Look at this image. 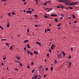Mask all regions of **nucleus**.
<instances>
[{
    "label": "nucleus",
    "mask_w": 79,
    "mask_h": 79,
    "mask_svg": "<svg viewBox=\"0 0 79 79\" xmlns=\"http://www.w3.org/2000/svg\"><path fill=\"white\" fill-rule=\"evenodd\" d=\"M55 47L56 46H55V44H52L51 47V50H53L54 49V48H55Z\"/></svg>",
    "instance_id": "obj_1"
},
{
    "label": "nucleus",
    "mask_w": 79,
    "mask_h": 79,
    "mask_svg": "<svg viewBox=\"0 0 79 79\" xmlns=\"http://www.w3.org/2000/svg\"><path fill=\"white\" fill-rule=\"evenodd\" d=\"M32 13V11L31 10H27L26 12V13L27 14H31Z\"/></svg>",
    "instance_id": "obj_2"
},
{
    "label": "nucleus",
    "mask_w": 79,
    "mask_h": 79,
    "mask_svg": "<svg viewBox=\"0 0 79 79\" xmlns=\"http://www.w3.org/2000/svg\"><path fill=\"white\" fill-rule=\"evenodd\" d=\"M16 59H17L18 60H20V57L17 56H16Z\"/></svg>",
    "instance_id": "obj_3"
},
{
    "label": "nucleus",
    "mask_w": 79,
    "mask_h": 79,
    "mask_svg": "<svg viewBox=\"0 0 79 79\" xmlns=\"http://www.w3.org/2000/svg\"><path fill=\"white\" fill-rule=\"evenodd\" d=\"M57 19V18H55V19H54V20L55 21V22H58Z\"/></svg>",
    "instance_id": "obj_4"
},
{
    "label": "nucleus",
    "mask_w": 79,
    "mask_h": 79,
    "mask_svg": "<svg viewBox=\"0 0 79 79\" xmlns=\"http://www.w3.org/2000/svg\"><path fill=\"white\" fill-rule=\"evenodd\" d=\"M34 54H35L36 55H37V54H38V52H36V51H34Z\"/></svg>",
    "instance_id": "obj_5"
},
{
    "label": "nucleus",
    "mask_w": 79,
    "mask_h": 79,
    "mask_svg": "<svg viewBox=\"0 0 79 79\" xmlns=\"http://www.w3.org/2000/svg\"><path fill=\"white\" fill-rule=\"evenodd\" d=\"M37 77L35 75V77H33L31 79H37Z\"/></svg>",
    "instance_id": "obj_6"
},
{
    "label": "nucleus",
    "mask_w": 79,
    "mask_h": 79,
    "mask_svg": "<svg viewBox=\"0 0 79 79\" xmlns=\"http://www.w3.org/2000/svg\"><path fill=\"white\" fill-rule=\"evenodd\" d=\"M69 4L70 5V6H73L74 5V3H69Z\"/></svg>",
    "instance_id": "obj_7"
},
{
    "label": "nucleus",
    "mask_w": 79,
    "mask_h": 79,
    "mask_svg": "<svg viewBox=\"0 0 79 79\" xmlns=\"http://www.w3.org/2000/svg\"><path fill=\"white\" fill-rule=\"evenodd\" d=\"M62 54H63V56L64 57L65 55L66 54H65V52H64L63 51L62 52Z\"/></svg>",
    "instance_id": "obj_8"
},
{
    "label": "nucleus",
    "mask_w": 79,
    "mask_h": 79,
    "mask_svg": "<svg viewBox=\"0 0 79 79\" xmlns=\"http://www.w3.org/2000/svg\"><path fill=\"white\" fill-rule=\"evenodd\" d=\"M71 64H72L71 62H69V66H67V67H68V68H69V67L71 66Z\"/></svg>",
    "instance_id": "obj_9"
},
{
    "label": "nucleus",
    "mask_w": 79,
    "mask_h": 79,
    "mask_svg": "<svg viewBox=\"0 0 79 79\" xmlns=\"http://www.w3.org/2000/svg\"><path fill=\"white\" fill-rule=\"evenodd\" d=\"M64 3H66V5H69V4H68L67 2H66V1H64Z\"/></svg>",
    "instance_id": "obj_10"
},
{
    "label": "nucleus",
    "mask_w": 79,
    "mask_h": 79,
    "mask_svg": "<svg viewBox=\"0 0 79 79\" xmlns=\"http://www.w3.org/2000/svg\"><path fill=\"white\" fill-rule=\"evenodd\" d=\"M65 0H59V2H64V3Z\"/></svg>",
    "instance_id": "obj_11"
},
{
    "label": "nucleus",
    "mask_w": 79,
    "mask_h": 79,
    "mask_svg": "<svg viewBox=\"0 0 79 79\" xmlns=\"http://www.w3.org/2000/svg\"><path fill=\"white\" fill-rule=\"evenodd\" d=\"M68 7L69 8V9H70L72 10V9H73V8L72 7L68 6Z\"/></svg>",
    "instance_id": "obj_12"
},
{
    "label": "nucleus",
    "mask_w": 79,
    "mask_h": 79,
    "mask_svg": "<svg viewBox=\"0 0 79 79\" xmlns=\"http://www.w3.org/2000/svg\"><path fill=\"white\" fill-rule=\"evenodd\" d=\"M28 40H25V41H24V43H26L28 41Z\"/></svg>",
    "instance_id": "obj_13"
},
{
    "label": "nucleus",
    "mask_w": 79,
    "mask_h": 79,
    "mask_svg": "<svg viewBox=\"0 0 79 79\" xmlns=\"http://www.w3.org/2000/svg\"><path fill=\"white\" fill-rule=\"evenodd\" d=\"M60 7H61V8L62 9L64 8V6H63L62 5L60 4Z\"/></svg>",
    "instance_id": "obj_14"
},
{
    "label": "nucleus",
    "mask_w": 79,
    "mask_h": 79,
    "mask_svg": "<svg viewBox=\"0 0 79 79\" xmlns=\"http://www.w3.org/2000/svg\"><path fill=\"white\" fill-rule=\"evenodd\" d=\"M64 1H66V2H67V3H70V2H69V0H64Z\"/></svg>",
    "instance_id": "obj_15"
},
{
    "label": "nucleus",
    "mask_w": 79,
    "mask_h": 79,
    "mask_svg": "<svg viewBox=\"0 0 79 79\" xmlns=\"http://www.w3.org/2000/svg\"><path fill=\"white\" fill-rule=\"evenodd\" d=\"M72 16H73V18L75 19L76 18V16H75V15H73Z\"/></svg>",
    "instance_id": "obj_16"
},
{
    "label": "nucleus",
    "mask_w": 79,
    "mask_h": 79,
    "mask_svg": "<svg viewBox=\"0 0 79 79\" xmlns=\"http://www.w3.org/2000/svg\"><path fill=\"white\" fill-rule=\"evenodd\" d=\"M27 48H30V47L29 46V44H28L27 45Z\"/></svg>",
    "instance_id": "obj_17"
},
{
    "label": "nucleus",
    "mask_w": 79,
    "mask_h": 79,
    "mask_svg": "<svg viewBox=\"0 0 79 79\" xmlns=\"http://www.w3.org/2000/svg\"><path fill=\"white\" fill-rule=\"evenodd\" d=\"M27 54H29L30 53L31 51H27Z\"/></svg>",
    "instance_id": "obj_18"
},
{
    "label": "nucleus",
    "mask_w": 79,
    "mask_h": 79,
    "mask_svg": "<svg viewBox=\"0 0 79 79\" xmlns=\"http://www.w3.org/2000/svg\"><path fill=\"white\" fill-rule=\"evenodd\" d=\"M10 26V23H9L7 25V27L9 28Z\"/></svg>",
    "instance_id": "obj_19"
},
{
    "label": "nucleus",
    "mask_w": 79,
    "mask_h": 79,
    "mask_svg": "<svg viewBox=\"0 0 79 79\" xmlns=\"http://www.w3.org/2000/svg\"><path fill=\"white\" fill-rule=\"evenodd\" d=\"M11 14L12 15H15V12H12L11 13Z\"/></svg>",
    "instance_id": "obj_20"
},
{
    "label": "nucleus",
    "mask_w": 79,
    "mask_h": 79,
    "mask_svg": "<svg viewBox=\"0 0 79 79\" xmlns=\"http://www.w3.org/2000/svg\"><path fill=\"white\" fill-rule=\"evenodd\" d=\"M53 67H51V71H53Z\"/></svg>",
    "instance_id": "obj_21"
},
{
    "label": "nucleus",
    "mask_w": 79,
    "mask_h": 79,
    "mask_svg": "<svg viewBox=\"0 0 79 79\" xmlns=\"http://www.w3.org/2000/svg\"><path fill=\"white\" fill-rule=\"evenodd\" d=\"M60 54L57 55V57L59 58H60Z\"/></svg>",
    "instance_id": "obj_22"
},
{
    "label": "nucleus",
    "mask_w": 79,
    "mask_h": 79,
    "mask_svg": "<svg viewBox=\"0 0 79 79\" xmlns=\"http://www.w3.org/2000/svg\"><path fill=\"white\" fill-rule=\"evenodd\" d=\"M44 17L46 19H47L48 18V16H46V15H44Z\"/></svg>",
    "instance_id": "obj_23"
},
{
    "label": "nucleus",
    "mask_w": 79,
    "mask_h": 79,
    "mask_svg": "<svg viewBox=\"0 0 79 79\" xmlns=\"http://www.w3.org/2000/svg\"><path fill=\"white\" fill-rule=\"evenodd\" d=\"M8 15L9 16H11V14L10 13H8Z\"/></svg>",
    "instance_id": "obj_24"
},
{
    "label": "nucleus",
    "mask_w": 79,
    "mask_h": 79,
    "mask_svg": "<svg viewBox=\"0 0 79 79\" xmlns=\"http://www.w3.org/2000/svg\"><path fill=\"white\" fill-rule=\"evenodd\" d=\"M12 46H11L10 47V48H9V49H10V50H11V49H12Z\"/></svg>",
    "instance_id": "obj_25"
},
{
    "label": "nucleus",
    "mask_w": 79,
    "mask_h": 79,
    "mask_svg": "<svg viewBox=\"0 0 79 79\" xmlns=\"http://www.w3.org/2000/svg\"><path fill=\"white\" fill-rule=\"evenodd\" d=\"M19 62L20 61H15V63H19Z\"/></svg>",
    "instance_id": "obj_26"
},
{
    "label": "nucleus",
    "mask_w": 79,
    "mask_h": 79,
    "mask_svg": "<svg viewBox=\"0 0 79 79\" xmlns=\"http://www.w3.org/2000/svg\"><path fill=\"white\" fill-rule=\"evenodd\" d=\"M19 64H20V66H23V64L21 63H19Z\"/></svg>",
    "instance_id": "obj_27"
},
{
    "label": "nucleus",
    "mask_w": 79,
    "mask_h": 79,
    "mask_svg": "<svg viewBox=\"0 0 79 79\" xmlns=\"http://www.w3.org/2000/svg\"><path fill=\"white\" fill-rule=\"evenodd\" d=\"M35 71V70H34V69L32 70V73H34Z\"/></svg>",
    "instance_id": "obj_28"
},
{
    "label": "nucleus",
    "mask_w": 79,
    "mask_h": 79,
    "mask_svg": "<svg viewBox=\"0 0 79 79\" xmlns=\"http://www.w3.org/2000/svg\"><path fill=\"white\" fill-rule=\"evenodd\" d=\"M61 16L63 17H64L65 16L63 14H62L61 15Z\"/></svg>",
    "instance_id": "obj_29"
},
{
    "label": "nucleus",
    "mask_w": 79,
    "mask_h": 79,
    "mask_svg": "<svg viewBox=\"0 0 79 79\" xmlns=\"http://www.w3.org/2000/svg\"><path fill=\"white\" fill-rule=\"evenodd\" d=\"M6 59V57H5L3 59V60H5Z\"/></svg>",
    "instance_id": "obj_30"
},
{
    "label": "nucleus",
    "mask_w": 79,
    "mask_h": 79,
    "mask_svg": "<svg viewBox=\"0 0 79 79\" xmlns=\"http://www.w3.org/2000/svg\"><path fill=\"white\" fill-rule=\"evenodd\" d=\"M36 43L37 44H40V43L39 42H36Z\"/></svg>",
    "instance_id": "obj_31"
},
{
    "label": "nucleus",
    "mask_w": 79,
    "mask_h": 79,
    "mask_svg": "<svg viewBox=\"0 0 79 79\" xmlns=\"http://www.w3.org/2000/svg\"><path fill=\"white\" fill-rule=\"evenodd\" d=\"M54 14H53L51 15V16H54Z\"/></svg>",
    "instance_id": "obj_32"
},
{
    "label": "nucleus",
    "mask_w": 79,
    "mask_h": 79,
    "mask_svg": "<svg viewBox=\"0 0 79 79\" xmlns=\"http://www.w3.org/2000/svg\"><path fill=\"white\" fill-rule=\"evenodd\" d=\"M55 64L56 63H57V60H55Z\"/></svg>",
    "instance_id": "obj_33"
},
{
    "label": "nucleus",
    "mask_w": 79,
    "mask_h": 79,
    "mask_svg": "<svg viewBox=\"0 0 79 79\" xmlns=\"http://www.w3.org/2000/svg\"><path fill=\"white\" fill-rule=\"evenodd\" d=\"M35 1L36 2V3H37V4L38 3V1H37V0H35Z\"/></svg>",
    "instance_id": "obj_34"
},
{
    "label": "nucleus",
    "mask_w": 79,
    "mask_h": 79,
    "mask_svg": "<svg viewBox=\"0 0 79 79\" xmlns=\"http://www.w3.org/2000/svg\"><path fill=\"white\" fill-rule=\"evenodd\" d=\"M49 52H50V53L52 52V50L51 49L49 50Z\"/></svg>",
    "instance_id": "obj_35"
},
{
    "label": "nucleus",
    "mask_w": 79,
    "mask_h": 79,
    "mask_svg": "<svg viewBox=\"0 0 79 79\" xmlns=\"http://www.w3.org/2000/svg\"><path fill=\"white\" fill-rule=\"evenodd\" d=\"M61 24H59L57 25V26L58 27H59L60 26H61Z\"/></svg>",
    "instance_id": "obj_36"
},
{
    "label": "nucleus",
    "mask_w": 79,
    "mask_h": 79,
    "mask_svg": "<svg viewBox=\"0 0 79 79\" xmlns=\"http://www.w3.org/2000/svg\"><path fill=\"white\" fill-rule=\"evenodd\" d=\"M34 64V62H32L31 63V65H33V64Z\"/></svg>",
    "instance_id": "obj_37"
},
{
    "label": "nucleus",
    "mask_w": 79,
    "mask_h": 79,
    "mask_svg": "<svg viewBox=\"0 0 79 79\" xmlns=\"http://www.w3.org/2000/svg\"><path fill=\"white\" fill-rule=\"evenodd\" d=\"M26 48H26V47H24V50H26Z\"/></svg>",
    "instance_id": "obj_38"
},
{
    "label": "nucleus",
    "mask_w": 79,
    "mask_h": 79,
    "mask_svg": "<svg viewBox=\"0 0 79 79\" xmlns=\"http://www.w3.org/2000/svg\"><path fill=\"white\" fill-rule=\"evenodd\" d=\"M51 30L50 29H48V30H47V31H50Z\"/></svg>",
    "instance_id": "obj_39"
},
{
    "label": "nucleus",
    "mask_w": 79,
    "mask_h": 79,
    "mask_svg": "<svg viewBox=\"0 0 79 79\" xmlns=\"http://www.w3.org/2000/svg\"><path fill=\"white\" fill-rule=\"evenodd\" d=\"M23 12H24V13H26V10H23Z\"/></svg>",
    "instance_id": "obj_40"
},
{
    "label": "nucleus",
    "mask_w": 79,
    "mask_h": 79,
    "mask_svg": "<svg viewBox=\"0 0 79 79\" xmlns=\"http://www.w3.org/2000/svg\"><path fill=\"white\" fill-rule=\"evenodd\" d=\"M70 50L72 51H73V48H70Z\"/></svg>",
    "instance_id": "obj_41"
},
{
    "label": "nucleus",
    "mask_w": 79,
    "mask_h": 79,
    "mask_svg": "<svg viewBox=\"0 0 79 79\" xmlns=\"http://www.w3.org/2000/svg\"><path fill=\"white\" fill-rule=\"evenodd\" d=\"M1 1H5V2L6 1V0H1Z\"/></svg>",
    "instance_id": "obj_42"
},
{
    "label": "nucleus",
    "mask_w": 79,
    "mask_h": 79,
    "mask_svg": "<svg viewBox=\"0 0 79 79\" xmlns=\"http://www.w3.org/2000/svg\"><path fill=\"white\" fill-rule=\"evenodd\" d=\"M60 6H57V8H60Z\"/></svg>",
    "instance_id": "obj_43"
},
{
    "label": "nucleus",
    "mask_w": 79,
    "mask_h": 79,
    "mask_svg": "<svg viewBox=\"0 0 79 79\" xmlns=\"http://www.w3.org/2000/svg\"><path fill=\"white\" fill-rule=\"evenodd\" d=\"M6 45H10V44L8 43H6Z\"/></svg>",
    "instance_id": "obj_44"
},
{
    "label": "nucleus",
    "mask_w": 79,
    "mask_h": 79,
    "mask_svg": "<svg viewBox=\"0 0 79 79\" xmlns=\"http://www.w3.org/2000/svg\"><path fill=\"white\" fill-rule=\"evenodd\" d=\"M63 17H61L60 18V19H63Z\"/></svg>",
    "instance_id": "obj_45"
},
{
    "label": "nucleus",
    "mask_w": 79,
    "mask_h": 79,
    "mask_svg": "<svg viewBox=\"0 0 79 79\" xmlns=\"http://www.w3.org/2000/svg\"><path fill=\"white\" fill-rule=\"evenodd\" d=\"M77 23V21H74V23Z\"/></svg>",
    "instance_id": "obj_46"
},
{
    "label": "nucleus",
    "mask_w": 79,
    "mask_h": 79,
    "mask_svg": "<svg viewBox=\"0 0 79 79\" xmlns=\"http://www.w3.org/2000/svg\"><path fill=\"white\" fill-rule=\"evenodd\" d=\"M33 54L32 52H31V53L30 54V55H32V54Z\"/></svg>",
    "instance_id": "obj_47"
},
{
    "label": "nucleus",
    "mask_w": 79,
    "mask_h": 79,
    "mask_svg": "<svg viewBox=\"0 0 79 79\" xmlns=\"http://www.w3.org/2000/svg\"><path fill=\"white\" fill-rule=\"evenodd\" d=\"M49 56V53H47V56Z\"/></svg>",
    "instance_id": "obj_48"
},
{
    "label": "nucleus",
    "mask_w": 79,
    "mask_h": 79,
    "mask_svg": "<svg viewBox=\"0 0 79 79\" xmlns=\"http://www.w3.org/2000/svg\"><path fill=\"white\" fill-rule=\"evenodd\" d=\"M44 5H46V4H47V3H44Z\"/></svg>",
    "instance_id": "obj_49"
},
{
    "label": "nucleus",
    "mask_w": 79,
    "mask_h": 79,
    "mask_svg": "<svg viewBox=\"0 0 79 79\" xmlns=\"http://www.w3.org/2000/svg\"><path fill=\"white\" fill-rule=\"evenodd\" d=\"M71 56H69V59H71Z\"/></svg>",
    "instance_id": "obj_50"
},
{
    "label": "nucleus",
    "mask_w": 79,
    "mask_h": 79,
    "mask_svg": "<svg viewBox=\"0 0 79 79\" xmlns=\"http://www.w3.org/2000/svg\"><path fill=\"white\" fill-rule=\"evenodd\" d=\"M35 27H38V25H35Z\"/></svg>",
    "instance_id": "obj_51"
},
{
    "label": "nucleus",
    "mask_w": 79,
    "mask_h": 79,
    "mask_svg": "<svg viewBox=\"0 0 79 79\" xmlns=\"http://www.w3.org/2000/svg\"><path fill=\"white\" fill-rule=\"evenodd\" d=\"M29 29H28L27 30V32H29Z\"/></svg>",
    "instance_id": "obj_52"
},
{
    "label": "nucleus",
    "mask_w": 79,
    "mask_h": 79,
    "mask_svg": "<svg viewBox=\"0 0 79 79\" xmlns=\"http://www.w3.org/2000/svg\"><path fill=\"white\" fill-rule=\"evenodd\" d=\"M57 16V15H54V16Z\"/></svg>",
    "instance_id": "obj_53"
},
{
    "label": "nucleus",
    "mask_w": 79,
    "mask_h": 79,
    "mask_svg": "<svg viewBox=\"0 0 79 79\" xmlns=\"http://www.w3.org/2000/svg\"><path fill=\"white\" fill-rule=\"evenodd\" d=\"M15 69V70H16V71L18 70V69Z\"/></svg>",
    "instance_id": "obj_54"
},
{
    "label": "nucleus",
    "mask_w": 79,
    "mask_h": 79,
    "mask_svg": "<svg viewBox=\"0 0 79 79\" xmlns=\"http://www.w3.org/2000/svg\"><path fill=\"white\" fill-rule=\"evenodd\" d=\"M34 16H35V17H37V15H34Z\"/></svg>",
    "instance_id": "obj_55"
},
{
    "label": "nucleus",
    "mask_w": 79,
    "mask_h": 79,
    "mask_svg": "<svg viewBox=\"0 0 79 79\" xmlns=\"http://www.w3.org/2000/svg\"><path fill=\"white\" fill-rule=\"evenodd\" d=\"M27 68L28 69H29V68H30V66H28L27 67Z\"/></svg>",
    "instance_id": "obj_56"
},
{
    "label": "nucleus",
    "mask_w": 79,
    "mask_h": 79,
    "mask_svg": "<svg viewBox=\"0 0 79 79\" xmlns=\"http://www.w3.org/2000/svg\"><path fill=\"white\" fill-rule=\"evenodd\" d=\"M40 68H42V69H43V68L42 67V66H40Z\"/></svg>",
    "instance_id": "obj_57"
},
{
    "label": "nucleus",
    "mask_w": 79,
    "mask_h": 79,
    "mask_svg": "<svg viewBox=\"0 0 79 79\" xmlns=\"http://www.w3.org/2000/svg\"><path fill=\"white\" fill-rule=\"evenodd\" d=\"M57 28L59 29H60V28H61V27H58Z\"/></svg>",
    "instance_id": "obj_58"
},
{
    "label": "nucleus",
    "mask_w": 79,
    "mask_h": 79,
    "mask_svg": "<svg viewBox=\"0 0 79 79\" xmlns=\"http://www.w3.org/2000/svg\"><path fill=\"white\" fill-rule=\"evenodd\" d=\"M22 1L23 2H25V0H22Z\"/></svg>",
    "instance_id": "obj_59"
},
{
    "label": "nucleus",
    "mask_w": 79,
    "mask_h": 79,
    "mask_svg": "<svg viewBox=\"0 0 79 79\" xmlns=\"http://www.w3.org/2000/svg\"><path fill=\"white\" fill-rule=\"evenodd\" d=\"M46 76V75H44V77H45V76Z\"/></svg>",
    "instance_id": "obj_60"
},
{
    "label": "nucleus",
    "mask_w": 79,
    "mask_h": 79,
    "mask_svg": "<svg viewBox=\"0 0 79 79\" xmlns=\"http://www.w3.org/2000/svg\"><path fill=\"white\" fill-rule=\"evenodd\" d=\"M39 77H40V78H41V76L40 75H39Z\"/></svg>",
    "instance_id": "obj_61"
},
{
    "label": "nucleus",
    "mask_w": 79,
    "mask_h": 79,
    "mask_svg": "<svg viewBox=\"0 0 79 79\" xmlns=\"http://www.w3.org/2000/svg\"><path fill=\"white\" fill-rule=\"evenodd\" d=\"M66 8V9H67V10H69V8Z\"/></svg>",
    "instance_id": "obj_62"
},
{
    "label": "nucleus",
    "mask_w": 79,
    "mask_h": 79,
    "mask_svg": "<svg viewBox=\"0 0 79 79\" xmlns=\"http://www.w3.org/2000/svg\"><path fill=\"white\" fill-rule=\"evenodd\" d=\"M2 27V26L1 25H0V28H1Z\"/></svg>",
    "instance_id": "obj_63"
},
{
    "label": "nucleus",
    "mask_w": 79,
    "mask_h": 79,
    "mask_svg": "<svg viewBox=\"0 0 79 79\" xmlns=\"http://www.w3.org/2000/svg\"><path fill=\"white\" fill-rule=\"evenodd\" d=\"M46 71L48 70V69H46Z\"/></svg>",
    "instance_id": "obj_64"
}]
</instances>
